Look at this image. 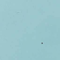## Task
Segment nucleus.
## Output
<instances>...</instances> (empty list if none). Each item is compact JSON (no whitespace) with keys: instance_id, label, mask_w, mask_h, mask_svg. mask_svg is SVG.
Instances as JSON below:
<instances>
[{"instance_id":"nucleus-1","label":"nucleus","mask_w":60,"mask_h":60,"mask_svg":"<svg viewBox=\"0 0 60 60\" xmlns=\"http://www.w3.org/2000/svg\"><path fill=\"white\" fill-rule=\"evenodd\" d=\"M42 44H43V43H42Z\"/></svg>"}]
</instances>
